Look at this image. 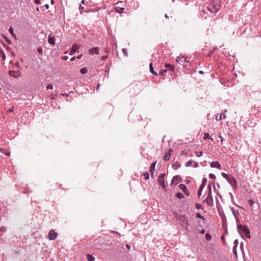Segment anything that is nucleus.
I'll list each match as a JSON object with an SVG mask.
<instances>
[{
	"label": "nucleus",
	"mask_w": 261,
	"mask_h": 261,
	"mask_svg": "<svg viewBox=\"0 0 261 261\" xmlns=\"http://www.w3.org/2000/svg\"><path fill=\"white\" fill-rule=\"evenodd\" d=\"M237 229L242 239H244V238L243 234H242L241 232H243L244 233L246 238H250V231L248 227L246 225L238 224Z\"/></svg>",
	"instance_id": "obj_1"
},
{
	"label": "nucleus",
	"mask_w": 261,
	"mask_h": 261,
	"mask_svg": "<svg viewBox=\"0 0 261 261\" xmlns=\"http://www.w3.org/2000/svg\"><path fill=\"white\" fill-rule=\"evenodd\" d=\"M221 175L235 189H237L236 180L231 175L227 174L224 172H222Z\"/></svg>",
	"instance_id": "obj_2"
},
{
	"label": "nucleus",
	"mask_w": 261,
	"mask_h": 261,
	"mask_svg": "<svg viewBox=\"0 0 261 261\" xmlns=\"http://www.w3.org/2000/svg\"><path fill=\"white\" fill-rule=\"evenodd\" d=\"M208 192L207 196L206 198L203 200V202H206L208 205L211 206L213 204V198L212 194L211 186L210 185L208 186Z\"/></svg>",
	"instance_id": "obj_3"
},
{
	"label": "nucleus",
	"mask_w": 261,
	"mask_h": 261,
	"mask_svg": "<svg viewBox=\"0 0 261 261\" xmlns=\"http://www.w3.org/2000/svg\"><path fill=\"white\" fill-rule=\"evenodd\" d=\"M210 5L213 9V11L214 13H216L219 11L221 8L220 1L212 0L210 3Z\"/></svg>",
	"instance_id": "obj_4"
},
{
	"label": "nucleus",
	"mask_w": 261,
	"mask_h": 261,
	"mask_svg": "<svg viewBox=\"0 0 261 261\" xmlns=\"http://www.w3.org/2000/svg\"><path fill=\"white\" fill-rule=\"evenodd\" d=\"M178 220L180 224L186 229H188L189 226V221L188 218L185 215H181L178 218Z\"/></svg>",
	"instance_id": "obj_5"
},
{
	"label": "nucleus",
	"mask_w": 261,
	"mask_h": 261,
	"mask_svg": "<svg viewBox=\"0 0 261 261\" xmlns=\"http://www.w3.org/2000/svg\"><path fill=\"white\" fill-rule=\"evenodd\" d=\"M165 176V173H161L158 178V182L162 187L163 189L165 190L166 186L165 185L164 177Z\"/></svg>",
	"instance_id": "obj_6"
},
{
	"label": "nucleus",
	"mask_w": 261,
	"mask_h": 261,
	"mask_svg": "<svg viewBox=\"0 0 261 261\" xmlns=\"http://www.w3.org/2000/svg\"><path fill=\"white\" fill-rule=\"evenodd\" d=\"M176 62H178L180 64L184 66L185 63H187L189 61L187 60V58L185 57V56H182L181 58L177 57L176 59Z\"/></svg>",
	"instance_id": "obj_7"
},
{
	"label": "nucleus",
	"mask_w": 261,
	"mask_h": 261,
	"mask_svg": "<svg viewBox=\"0 0 261 261\" xmlns=\"http://www.w3.org/2000/svg\"><path fill=\"white\" fill-rule=\"evenodd\" d=\"M9 74L12 77L15 78H17L19 77L21 74V72L19 70L14 71V70H10L9 72Z\"/></svg>",
	"instance_id": "obj_8"
},
{
	"label": "nucleus",
	"mask_w": 261,
	"mask_h": 261,
	"mask_svg": "<svg viewBox=\"0 0 261 261\" xmlns=\"http://www.w3.org/2000/svg\"><path fill=\"white\" fill-rule=\"evenodd\" d=\"M57 237V233L54 230H51L48 233V238L50 240H54Z\"/></svg>",
	"instance_id": "obj_9"
},
{
	"label": "nucleus",
	"mask_w": 261,
	"mask_h": 261,
	"mask_svg": "<svg viewBox=\"0 0 261 261\" xmlns=\"http://www.w3.org/2000/svg\"><path fill=\"white\" fill-rule=\"evenodd\" d=\"M180 181H181V178L180 176H179V175L174 176L172 179L171 185H172V184H173L176 185L178 183L180 182Z\"/></svg>",
	"instance_id": "obj_10"
},
{
	"label": "nucleus",
	"mask_w": 261,
	"mask_h": 261,
	"mask_svg": "<svg viewBox=\"0 0 261 261\" xmlns=\"http://www.w3.org/2000/svg\"><path fill=\"white\" fill-rule=\"evenodd\" d=\"M88 52L90 55H93L94 54L98 55L99 54V50L98 47L90 48Z\"/></svg>",
	"instance_id": "obj_11"
},
{
	"label": "nucleus",
	"mask_w": 261,
	"mask_h": 261,
	"mask_svg": "<svg viewBox=\"0 0 261 261\" xmlns=\"http://www.w3.org/2000/svg\"><path fill=\"white\" fill-rule=\"evenodd\" d=\"M207 11H209L211 13H214L213 11V9L212 8V7L210 6V5H209L208 6H207V7H205L204 8V9H203L201 11V15H204L205 13H207Z\"/></svg>",
	"instance_id": "obj_12"
},
{
	"label": "nucleus",
	"mask_w": 261,
	"mask_h": 261,
	"mask_svg": "<svg viewBox=\"0 0 261 261\" xmlns=\"http://www.w3.org/2000/svg\"><path fill=\"white\" fill-rule=\"evenodd\" d=\"M48 42L51 44V45H55V37L53 35V34L51 33V34H49V35H48Z\"/></svg>",
	"instance_id": "obj_13"
},
{
	"label": "nucleus",
	"mask_w": 261,
	"mask_h": 261,
	"mask_svg": "<svg viewBox=\"0 0 261 261\" xmlns=\"http://www.w3.org/2000/svg\"><path fill=\"white\" fill-rule=\"evenodd\" d=\"M210 166L212 168H216L217 169H221V165L220 163L217 161L212 162L210 164Z\"/></svg>",
	"instance_id": "obj_14"
},
{
	"label": "nucleus",
	"mask_w": 261,
	"mask_h": 261,
	"mask_svg": "<svg viewBox=\"0 0 261 261\" xmlns=\"http://www.w3.org/2000/svg\"><path fill=\"white\" fill-rule=\"evenodd\" d=\"M149 69H150V72L152 74L155 75H158L157 72L156 71H155L154 70V69H153V64H152V63L151 62L149 64Z\"/></svg>",
	"instance_id": "obj_15"
},
{
	"label": "nucleus",
	"mask_w": 261,
	"mask_h": 261,
	"mask_svg": "<svg viewBox=\"0 0 261 261\" xmlns=\"http://www.w3.org/2000/svg\"><path fill=\"white\" fill-rule=\"evenodd\" d=\"M203 139H204V140L210 139L212 141L214 140V139L211 137L210 136L209 134L207 133H205L204 134Z\"/></svg>",
	"instance_id": "obj_16"
},
{
	"label": "nucleus",
	"mask_w": 261,
	"mask_h": 261,
	"mask_svg": "<svg viewBox=\"0 0 261 261\" xmlns=\"http://www.w3.org/2000/svg\"><path fill=\"white\" fill-rule=\"evenodd\" d=\"M180 167V164L178 162H176L173 165H172V167L174 169L176 170L177 169H178V168H179Z\"/></svg>",
	"instance_id": "obj_17"
},
{
	"label": "nucleus",
	"mask_w": 261,
	"mask_h": 261,
	"mask_svg": "<svg viewBox=\"0 0 261 261\" xmlns=\"http://www.w3.org/2000/svg\"><path fill=\"white\" fill-rule=\"evenodd\" d=\"M155 164H156V162H154L151 164V165L150 166V169H149V171L150 173H151L152 171H154Z\"/></svg>",
	"instance_id": "obj_18"
},
{
	"label": "nucleus",
	"mask_w": 261,
	"mask_h": 261,
	"mask_svg": "<svg viewBox=\"0 0 261 261\" xmlns=\"http://www.w3.org/2000/svg\"><path fill=\"white\" fill-rule=\"evenodd\" d=\"M165 67L171 71H173L174 67L169 64H165Z\"/></svg>",
	"instance_id": "obj_19"
},
{
	"label": "nucleus",
	"mask_w": 261,
	"mask_h": 261,
	"mask_svg": "<svg viewBox=\"0 0 261 261\" xmlns=\"http://www.w3.org/2000/svg\"><path fill=\"white\" fill-rule=\"evenodd\" d=\"M86 256L87 257V260L88 261H94L95 260V257H93L92 255H91L89 254H86Z\"/></svg>",
	"instance_id": "obj_20"
},
{
	"label": "nucleus",
	"mask_w": 261,
	"mask_h": 261,
	"mask_svg": "<svg viewBox=\"0 0 261 261\" xmlns=\"http://www.w3.org/2000/svg\"><path fill=\"white\" fill-rule=\"evenodd\" d=\"M124 8L123 7H116L115 8V11L117 13H121L122 11L121 10H124Z\"/></svg>",
	"instance_id": "obj_21"
},
{
	"label": "nucleus",
	"mask_w": 261,
	"mask_h": 261,
	"mask_svg": "<svg viewBox=\"0 0 261 261\" xmlns=\"http://www.w3.org/2000/svg\"><path fill=\"white\" fill-rule=\"evenodd\" d=\"M142 175L144 176V179L145 180H147L149 178V173L147 171L143 173Z\"/></svg>",
	"instance_id": "obj_22"
},
{
	"label": "nucleus",
	"mask_w": 261,
	"mask_h": 261,
	"mask_svg": "<svg viewBox=\"0 0 261 261\" xmlns=\"http://www.w3.org/2000/svg\"><path fill=\"white\" fill-rule=\"evenodd\" d=\"M207 182V180L206 178H203L202 180V184L201 185V186L202 187H205Z\"/></svg>",
	"instance_id": "obj_23"
},
{
	"label": "nucleus",
	"mask_w": 261,
	"mask_h": 261,
	"mask_svg": "<svg viewBox=\"0 0 261 261\" xmlns=\"http://www.w3.org/2000/svg\"><path fill=\"white\" fill-rule=\"evenodd\" d=\"M178 187L180 189L183 191V192L187 189L186 186L182 184L179 185Z\"/></svg>",
	"instance_id": "obj_24"
},
{
	"label": "nucleus",
	"mask_w": 261,
	"mask_h": 261,
	"mask_svg": "<svg viewBox=\"0 0 261 261\" xmlns=\"http://www.w3.org/2000/svg\"><path fill=\"white\" fill-rule=\"evenodd\" d=\"M203 188H204V187H202V186H200V187L198 191V192H197V195H198V197H200L201 196V194H202V190Z\"/></svg>",
	"instance_id": "obj_25"
},
{
	"label": "nucleus",
	"mask_w": 261,
	"mask_h": 261,
	"mask_svg": "<svg viewBox=\"0 0 261 261\" xmlns=\"http://www.w3.org/2000/svg\"><path fill=\"white\" fill-rule=\"evenodd\" d=\"M176 196L179 199H182L185 197L184 195L181 193L179 192L176 193Z\"/></svg>",
	"instance_id": "obj_26"
},
{
	"label": "nucleus",
	"mask_w": 261,
	"mask_h": 261,
	"mask_svg": "<svg viewBox=\"0 0 261 261\" xmlns=\"http://www.w3.org/2000/svg\"><path fill=\"white\" fill-rule=\"evenodd\" d=\"M167 70L166 69H162L159 72V75L160 76H163L165 74V73L167 72Z\"/></svg>",
	"instance_id": "obj_27"
},
{
	"label": "nucleus",
	"mask_w": 261,
	"mask_h": 261,
	"mask_svg": "<svg viewBox=\"0 0 261 261\" xmlns=\"http://www.w3.org/2000/svg\"><path fill=\"white\" fill-rule=\"evenodd\" d=\"M170 154L169 153H166L164 157V159L165 161H168L170 159Z\"/></svg>",
	"instance_id": "obj_28"
},
{
	"label": "nucleus",
	"mask_w": 261,
	"mask_h": 261,
	"mask_svg": "<svg viewBox=\"0 0 261 261\" xmlns=\"http://www.w3.org/2000/svg\"><path fill=\"white\" fill-rule=\"evenodd\" d=\"M87 71H88V70H87V68L86 67L82 68L80 70V72L82 74H86L87 72Z\"/></svg>",
	"instance_id": "obj_29"
},
{
	"label": "nucleus",
	"mask_w": 261,
	"mask_h": 261,
	"mask_svg": "<svg viewBox=\"0 0 261 261\" xmlns=\"http://www.w3.org/2000/svg\"><path fill=\"white\" fill-rule=\"evenodd\" d=\"M194 162V161L192 160H189L186 164L185 166L186 167H189L192 165V164Z\"/></svg>",
	"instance_id": "obj_30"
},
{
	"label": "nucleus",
	"mask_w": 261,
	"mask_h": 261,
	"mask_svg": "<svg viewBox=\"0 0 261 261\" xmlns=\"http://www.w3.org/2000/svg\"><path fill=\"white\" fill-rule=\"evenodd\" d=\"M196 217L200 219L204 220V217L200 213H197L196 214Z\"/></svg>",
	"instance_id": "obj_31"
},
{
	"label": "nucleus",
	"mask_w": 261,
	"mask_h": 261,
	"mask_svg": "<svg viewBox=\"0 0 261 261\" xmlns=\"http://www.w3.org/2000/svg\"><path fill=\"white\" fill-rule=\"evenodd\" d=\"M195 207L198 210H199V209H201L202 210V206L201 204L196 203L195 204Z\"/></svg>",
	"instance_id": "obj_32"
},
{
	"label": "nucleus",
	"mask_w": 261,
	"mask_h": 261,
	"mask_svg": "<svg viewBox=\"0 0 261 261\" xmlns=\"http://www.w3.org/2000/svg\"><path fill=\"white\" fill-rule=\"evenodd\" d=\"M9 32H10V33H11V34L15 37V35L14 34V32H13V28L12 27H10V29H9Z\"/></svg>",
	"instance_id": "obj_33"
},
{
	"label": "nucleus",
	"mask_w": 261,
	"mask_h": 261,
	"mask_svg": "<svg viewBox=\"0 0 261 261\" xmlns=\"http://www.w3.org/2000/svg\"><path fill=\"white\" fill-rule=\"evenodd\" d=\"M248 204L250 205V206H252L254 204V202L253 200H252V199H249L248 200Z\"/></svg>",
	"instance_id": "obj_34"
},
{
	"label": "nucleus",
	"mask_w": 261,
	"mask_h": 261,
	"mask_svg": "<svg viewBox=\"0 0 261 261\" xmlns=\"http://www.w3.org/2000/svg\"><path fill=\"white\" fill-rule=\"evenodd\" d=\"M223 118V114H221L218 117V116L217 115L216 116V120H218V121H220L222 120V119Z\"/></svg>",
	"instance_id": "obj_35"
},
{
	"label": "nucleus",
	"mask_w": 261,
	"mask_h": 261,
	"mask_svg": "<svg viewBox=\"0 0 261 261\" xmlns=\"http://www.w3.org/2000/svg\"><path fill=\"white\" fill-rule=\"evenodd\" d=\"M202 151H200V152H195V155L197 157H200L201 156H202Z\"/></svg>",
	"instance_id": "obj_36"
},
{
	"label": "nucleus",
	"mask_w": 261,
	"mask_h": 261,
	"mask_svg": "<svg viewBox=\"0 0 261 261\" xmlns=\"http://www.w3.org/2000/svg\"><path fill=\"white\" fill-rule=\"evenodd\" d=\"M209 177L212 179H214L216 178V176L213 173H210L209 174Z\"/></svg>",
	"instance_id": "obj_37"
},
{
	"label": "nucleus",
	"mask_w": 261,
	"mask_h": 261,
	"mask_svg": "<svg viewBox=\"0 0 261 261\" xmlns=\"http://www.w3.org/2000/svg\"><path fill=\"white\" fill-rule=\"evenodd\" d=\"M46 89L47 90H48V89H52L53 88V86L52 84H48L47 85V86H46Z\"/></svg>",
	"instance_id": "obj_38"
},
{
	"label": "nucleus",
	"mask_w": 261,
	"mask_h": 261,
	"mask_svg": "<svg viewBox=\"0 0 261 261\" xmlns=\"http://www.w3.org/2000/svg\"><path fill=\"white\" fill-rule=\"evenodd\" d=\"M205 238L207 240H210L212 239L211 236L208 233L205 234Z\"/></svg>",
	"instance_id": "obj_39"
},
{
	"label": "nucleus",
	"mask_w": 261,
	"mask_h": 261,
	"mask_svg": "<svg viewBox=\"0 0 261 261\" xmlns=\"http://www.w3.org/2000/svg\"><path fill=\"white\" fill-rule=\"evenodd\" d=\"M122 52H123V54H124L125 56H128V54H127V50H126V49H125V48H123V49H122Z\"/></svg>",
	"instance_id": "obj_40"
},
{
	"label": "nucleus",
	"mask_w": 261,
	"mask_h": 261,
	"mask_svg": "<svg viewBox=\"0 0 261 261\" xmlns=\"http://www.w3.org/2000/svg\"><path fill=\"white\" fill-rule=\"evenodd\" d=\"M239 244V242H238V240H234V242H233V244H234V246L233 247L234 248H236L237 246H238Z\"/></svg>",
	"instance_id": "obj_41"
},
{
	"label": "nucleus",
	"mask_w": 261,
	"mask_h": 261,
	"mask_svg": "<svg viewBox=\"0 0 261 261\" xmlns=\"http://www.w3.org/2000/svg\"><path fill=\"white\" fill-rule=\"evenodd\" d=\"M230 209H231V211L233 215L236 217V213H235V211H234V208L233 207H230Z\"/></svg>",
	"instance_id": "obj_42"
},
{
	"label": "nucleus",
	"mask_w": 261,
	"mask_h": 261,
	"mask_svg": "<svg viewBox=\"0 0 261 261\" xmlns=\"http://www.w3.org/2000/svg\"><path fill=\"white\" fill-rule=\"evenodd\" d=\"M227 112V110H225L224 112L222 113L223 114V118L225 119L226 117V116L225 115V113Z\"/></svg>",
	"instance_id": "obj_43"
},
{
	"label": "nucleus",
	"mask_w": 261,
	"mask_h": 261,
	"mask_svg": "<svg viewBox=\"0 0 261 261\" xmlns=\"http://www.w3.org/2000/svg\"><path fill=\"white\" fill-rule=\"evenodd\" d=\"M107 58H108L107 56H103L101 57V60L103 61V60H105L106 59H107Z\"/></svg>",
	"instance_id": "obj_44"
},
{
	"label": "nucleus",
	"mask_w": 261,
	"mask_h": 261,
	"mask_svg": "<svg viewBox=\"0 0 261 261\" xmlns=\"http://www.w3.org/2000/svg\"><path fill=\"white\" fill-rule=\"evenodd\" d=\"M233 253L235 254L236 256H237V252L236 250V248L233 247Z\"/></svg>",
	"instance_id": "obj_45"
},
{
	"label": "nucleus",
	"mask_w": 261,
	"mask_h": 261,
	"mask_svg": "<svg viewBox=\"0 0 261 261\" xmlns=\"http://www.w3.org/2000/svg\"><path fill=\"white\" fill-rule=\"evenodd\" d=\"M37 51L40 54L42 53V49L41 47H39L37 49Z\"/></svg>",
	"instance_id": "obj_46"
},
{
	"label": "nucleus",
	"mask_w": 261,
	"mask_h": 261,
	"mask_svg": "<svg viewBox=\"0 0 261 261\" xmlns=\"http://www.w3.org/2000/svg\"><path fill=\"white\" fill-rule=\"evenodd\" d=\"M199 166V164L198 162H194V167L197 168Z\"/></svg>",
	"instance_id": "obj_47"
},
{
	"label": "nucleus",
	"mask_w": 261,
	"mask_h": 261,
	"mask_svg": "<svg viewBox=\"0 0 261 261\" xmlns=\"http://www.w3.org/2000/svg\"><path fill=\"white\" fill-rule=\"evenodd\" d=\"M62 59L64 60V61H66V60H67L68 59V57L67 56H63L62 57Z\"/></svg>",
	"instance_id": "obj_48"
},
{
	"label": "nucleus",
	"mask_w": 261,
	"mask_h": 261,
	"mask_svg": "<svg viewBox=\"0 0 261 261\" xmlns=\"http://www.w3.org/2000/svg\"><path fill=\"white\" fill-rule=\"evenodd\" d=\"M215 49L214 48L213 50L211 51L208 54L207 56H208V57H211V55L214 53V51Z\"/></svg>",
	"instance_id": "obj_49"
},
{
	"label": "nucleus",
	"mask_w": 261,
	"mask_h": 261,
	"mask_svg": "<svg viewBox=\"0 0 261 261\" xmlns=\"http://www.w3.org/2000/svg\"><path fill=\"white\" fill-rule=\"evenodd\" d=\"M184 192L187 196H188L189 195V192L187 189L185 191H184Z\"/></svg>",
	"instance_id": "obj_50"
},
{
	"label": "nucleus",
	"mask_w": 261,
	"mask_h": 261,
	"mask_svg": "<svg viewBox=\"0 0 261 261\" xmlns=\"http://www.w3.org/2000/svg\"><path fill=\"white\" fill-rule=\"evenodd\" d=\"M187 154V153L186 152H185V151H182L180 153V154L181 155H186Z\"/></svg>",
	"instance_id": "obj_51"
},
{
	"label": "nucleus",
	"mask_w": 261,
	"mask_h": 261,
	"mask_svg": "<svg viewBox=\"0 0 261 261\" xmlns=\"http://www.w3.org/2000/svg\"><path fill=\"white\" fill-rule=\"evenodd\" d=\"M34 2L36 4H39L40 3V0H34Z\"/></svg>",
	"instance_id": "obj_52"
},
{
	"label": "nucleus",
	"mask_w": 261,
	"mask_h": 261,
	"mask_svg": "<svg viewBox=\"0 0 261 261\" xmlns=\"http://www.w3.org/2000/svg\"><path fill=\"white\" fill-rule=\"evenodd\" d=\"M230 197H231V199L232 202L234 204H235V203H234V202L233 196V195H232V194H231Z\"/></svg>",
	"instance_id": "obj_53"
},
{
	"label": "nucleus",
	"mask_w": 261,
	"mask_h": 261,
	"mask_svg": "<svg viewBox=\"0 0 261 261\" xmlns=\"http://www.w3.org/2000/svg\"><path fill=\"white\" fill-rule=\"evenodd\" d=\"M173 152V150L172 149H169L167 153H169L171 155V153Z\"/></svg>",
	"instance_id": "obj_54"
},
{
	"label": "nucleus",
	"mask_w": 261,
	"mask_h": 261,
	"mask_svg": "<svg viewBox=\"0 0 261 261\" xmlns=\"http://www.w3.org/2000/svg\"><path fill=\"white\" fill-rule=\"evenodd\" d=\"M14 108H12L11 109L8 110V111L10 112H12L14 111Z\"/></svg>",
	"instance_id": "obj_55"
},
{
	"label": "nucleus",
	"mask_w": 261,
	"mask_h": 261,
	"mask_svg": "<svg viewBox=\"0 0 261 261\" xmlns=\"http://www.w3.org/2000/svg\"><path fill=\"white\" fill-rule=\"evenodd\" d=\"M80 11H84V7L82 6L81 5L80 6Z\"/></svg>",
	"instance_id": "obj_56"
},
{
	"label": "nucleus",
	"mask_w": 261,
	"mask_h": 261,
	"mask_svg": "<svg viewBox=\"0 0 261 261\" xmlns=\"http://www.w3.org/2000/svg\"><path fill=\"white\" fill-rule=\"evenodd\" d=\"M3 36L4 37V38H5L7 41V42L8 43H11V41L9 40H8L4 35H3Z\"/></svg>",
	"instance_id": "obj_57"
},
{
	"label": "nucleus",
	"mask_w": 261,
	"mask_h": 261,
	"mask_svg": "<svg viewBox=\"0 0 261 261\" xmlns=\"http://www.w3.org/2000/svg\"><path fill=\"white\" fill-rule=\"evenodd\" d=\"M212 184L213 185V188H214V190H216V188H215V181H214V180L212 181Z\"/></svg>",
	"instance_id": "obj_58"
},
{
	"label": "nucleus",
	"mask_w": 261,
	"mask_h": 261,
	"mask_svg": "<svg viewBox=\"0 0 261 261\" xmlns=\"http://www.w3.org/2000/svg\"><path fill=\"white\" fill-rule=\"evenodd\" d=\"M205 232V230L204 229H202L200 231V233L201 234H203Z\"/></svg>",
	"instance_id": "obj_59"
},
{
	"label": "nucleus",
	"mask_w": 261,
	"mask_h": 261,
	"mask_svg": "<svg viewBox=\"0 0 261 261\" xmlns=\"http://www.w3.org/2000/svg\"><path fill=\"white\" fill-rule=\"evenodd\" d=\"M15 65L16 67H17L18 68H20L19 63L18 62L16 63Z\"/></svg>",
	"instance_id": "obj_60"
},
{
	"label": "nucleus",
	"mask_w": 261,
	"mask_h": 261,
	"mask_svg": "<svg viewBox=\"0 0 261 261\" xmlns=\"http://www.w3.org/2000/svg\"><path fill=\"white\" fill-rule=\"evenodd\" d=\"M121 4H122V2L119 1L117 3V5H119L120 6H121Z\"/></svg>",
	"instance_id": "obj_61"
},
{
	"label": "nucleus",
	"mask_w": 261,
	"mask_h": 261,
	"mask_svg": "<svg viewBox=\"0 0 261 261\" xmlns=\"http://www.w3.org/2000/svg\"><path fill=\"white\" fill-rule=\"evenodd\" d=\"M44 7H45V8H46V9H48L49 8V5H48V4H45V5H44Z\"/></svg>",
	"instance_id": "obj_62"
},
{
	"label": "nucleus",
	"mask_w": 261,
	"mask_h": 261,
	"mask_svg": "<svg viewBox=\"0 0 261 261\" xmlns=\"http://www.w3.org/2000/svg\"><path fill=\"white\" fill-rule=\"evenodd\" d=\"M74 60H75V57H72V58H71L70 59V61L71 62H73V61H74Z\"/></svg>",
	"instance_id": "obj_63"
},
{
	"label": "nucleus",
	"mask_w": 261,
	"mask_h": 261,
	"mask_svg": "<svg viewBox=\"0 0 261 261\" xmlns=\"http://www.w3.org/2000/svg\"><path fill=\"white\" fill-rule=\"evenodd\" d=\"M126 247L127 248V249H129L130 248V246L128 244L126 245Z\"/></svg>",
	"instance_id": "obj_64"
}]
</instances>
